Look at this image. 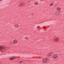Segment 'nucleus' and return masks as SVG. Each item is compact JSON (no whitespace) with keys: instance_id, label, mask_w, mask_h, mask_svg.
I'll list each match as a JSON object with an SVG mask.
<instances>
[{"instance_id":"14","label":"nucleus","mask_w":64,"mask_h":64,"mask_svg":"<svg viewBox=\"0 0 64 64\" xmlns=\"http://www.w3.org/2000/svg\"><path fill=\"white\" fill-rule=\"evenodd\" d=\"M23 62L22 61H20V64H21V63H23Z\"/></svg>"},{"instance_id":"10","label":"nucleus","mask_w":64,"mask_h":64,"mask_svg":"<svg viewBox=\"0 0 64 64\" xmlns=\"http://www.w3.org/2000/svg\"><path fill=\"white\" fill-rule=\"evenodd\" d=\"M57 10H58V11H60V10H61V9H60V8H57Z\"/></svg>"},{"instance_id":"9","label":"nucleus","mask_w":64,"mask_h":64,"mask_svg":"<svg viewBox=\"0 0 64 64\" xmlns=\"http://www.w3.org/2000/svg\"><path fill=\"white\" fill-rule=\"evenodd\" d=\"M51 54H52V56H53V55H54L55 54V52H51Z\"/></svg>"},{"instance_id":"17","label":"nucleus","mask_w":64,"mask_h":64,"mask_svg":"<svg viewBox=\"0 0 64 64\" xmlns=\"http://www.w3.org/2000/svg\"><path fill=\"white\" fill-rule=\"evenodd\" d=\"M39 57L40 58H42V57H41V56H40Z\"/></svg>"},{"instance_id":"4","label":"nucleus","mask_w":64,"mask_h":64,"mask_svg":"<svg viewBox=\"0 0 64 64\" xmlns=\"http://www.w3.org/2000/svg\"><path fill=\"white\" fill-rule=\"evenodd\" d=\"M16 59V58L15 57H13L12 58V57H11V58H10V60H14V59Z\"/></svg>"},{"instance_id":"13","label":"nucleus","mask_w":64,"mask_h":64,"mask_svg":"<svg viewBox=\"0 0 64 64\" xmlns=\"http://www.w3.org/2000/svg\"><path fill=\"white\" fill-rule=\"evenodd\" d=\"M15 27H19V26H18V25L17 24H16L15 25Z\"/></svg>"},{"instance_id":"15","label":"nucleus","mask_w":64,"mask_h":64,"mask_svg":"<svg viewBox=\"0 0 64 64\" xmlns=\"http://www.w3.org/2000/svg\"><path fill=\"white\" fill-rule=\"evenodd\" d=\"M40 26H37V28H40Z\"/></svg>"},{"instance_id":"1","label":"nucleus","mask_w":64,"mask_h":64,"mask_svg":"<svg viewBox=\"0 0 64 64\" xmlns=\"http://www.w3.org/2000/svg\"><path fill=\"white\" fill-rule=\"evenodd\" d=\"M48 60V59L47 58H45L42 60V62L43 63H46L47 62Z\"/></svg>"},{"instance_id":"16","label":"nucleus","mask_w":64,"mask_h":64,"mask_svg":"<svg viewBox=\"0 0 64 64\" xmlns=\"http://www.w3.org/2000/svg\"><path fill=\"white\" fill-rule=\"evenodd\" d=\"M43 28H44V29H45V28H46V27H44Z\"/></svg>"},{"instance_id":"2","label":"nucleus","mask_w":64,"mask_h":64,"mask_svg":"<svg viewBox=\"0 0 64 64\" xmlns=\"http://www.w3.org/2000/svg\"><path fill=\"white\" fill-rule=\"evenodd\" d=\"M52 58L54 59H56V58H57L58 56L57 55H54V56H52Z\"/></svg>"},{"instance_id":"11","label":"nucleus","mask_w":64,"mask_h":64,"mask_svg":"<svg viewBox=\"0 0 64 64\" xmlns=\"http://www.w3.org/2000/svg\"><path fill=\"white\" fill-rule=\"evenodd\" d=\"M35 5H37L38 4V2H36L35 3Z\"/></svg>"},{"instance_id":"7","label":"nucleus","mask_w":64,"mask_h":64,"mask_svg":"<svg viewBox=\"0 0 64 64\" xmlns=\"http://www.w3.org/2000/svg\"><path fill=\"white\" fill-rule=\"evenodd\" d=\"M58 40H59V39L58 38H56L54 40V41L56 42H57Z\"/></svg>"},{"instance_id":"8","label":"nucleus","mask_w":64,"mask_h":64,"mask_svg":"<svg viewBox=\"0 0 64 64\" xmlns=\"http://www.w3.org/2000/svg\"><path fill=\"white\" fill-rule=\"evenodd\" d=\"M48 56H52V54H51V52L49 53L48 55Z\"/></svg>"},{"instance_id":"6","label":"nucleus","mask_w":64,"mask_h":64,"mask_svg":"<svg viewBox=\"0 0 64 64\" xmlns=\"http://www.w3.org/2000/svg\"><path fill=\"white\" fill-rule=\"evenodd\" d=\"M54 3L53 2L52 3H50V6H52L53 5H54Z\"/></svg>"},{"instance_id":"3","label":"nucleus","mask_w":64,"mask_h":64,"mask_svg":"<svg viewBox=\"0 0 64 64\" xmlns=\"http://www.w3.org/2000/svg\"><path fill=\"white\" fill-rule=\"evenodd\" d=\"M2 51H3V47L0 46V52H2Z\"/></svg>"},{"instance_id":"12","label":"nucleus","mask_w":64,"mask_h":64,"mask_svg":"<svg viewBox=\"0 0 64 64\" xmlns=\"http://www.w3.org/2000/svg\"><path fill=\"white\" fill-rule=\"evenodd\" d=\"M20 6V7H21V6H23V4H22V3H21Z\"/></svg>"},{"instance_id":"5","label":"nucleus","mask_w":64,"mask_h":64,"mask_svg":"<svg viewBox=\"0 0 64 64\" xmlns=\"http://www.w3.org/2000/svg\"><path fill=\"white\" fill-rule=\"evenodd\" d=\"M13 43L14 44H16V43H17V40H14L13 41Z\"/></svg>"}]
</instances>
